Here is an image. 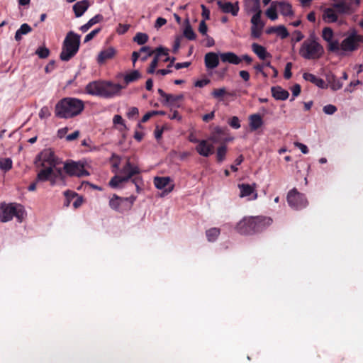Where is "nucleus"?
Segmentation results:
<instances>
[{
	"label": "nucleus",
	"instance_id": "obj_1",
	"mask_svg": "<svg viewBox=\"0 0 363 363\" xmlns=\"http://www.w3.org/2000/svg\"><path fill=\"white\" fill-rule=\"evenodd\" d=\"M125 86L111 81H93L86 86L85 90L89 95L112 99L120 96Z\"/></svg>",
	"mask_w": 363,
	"mask_h": 363
},
{
	"label": "nucleus",
	"instance_id": "obj_2",
	"mask_svg": "<svg viewBox=\"0 0 363 363\" xmlns=\"http://www.w3.org/2000/svg\"><path fill=\"white\" fill-rule=\"evenodd\" d=\"M84 108V101L72 97L60 100L55 107V115L59 118H72L80 114Z\"/></svg>",
	"mask_w": 363,
	"mask_h": 363
},
{
	"label": "nucleus",
	"instance_id": "obj_3",
	"mask_svg": "<svg viewBox=\"0 0 363 363\" xmlns=\"http://www.w3.org/2000/svg\"><path fill=\"white\" fill-rule=\"evenodd\" d=\"M272 223V220L267 217L244 218L236 225L237 231L242 235H249L262 231Z\"/></svg>",
	"mask_w": 363,
	"mask_h": 363
},
{
	"label": "nucleus",
	"instance_id": "obj_4",
	"mask_svg": "<svg viewBox=\"0 0 363 363\" xmlns=\"http://www.w3.org/2000/svg\"><path fill=\"white\" fill-rule=\"evenodd\" d=\"M323 53L324 48L318 43V38L313 33L303 41L299 50L300 55L306 60L319 59Z\"/></svg>",
	"mask_w": 363,
	"mask_h": 363
},
{
	"label": "nucleus",
	"instance_id": "obj_5",
	"mask_svg": "<svg viewBox=\"0 0 363 363\" xmlns=\"http://www.w3.org/2000/svg\"><path fill=\"white\" fill-rule=\"evenodd\" d=\"M80 45V35L73 31L67 34L62 46L60 58L62 61L67 62L78 52Z\"/></svg>",
	"mask_w": 363,
	"mask_h": 363
},
{
	"label": "nucleus",
	"instance_id": "obj_6",
	"mask_svg": "<svg viewBox=\"0 0 363 363\" xmlns=\"http://www.w3.org/2000/svg\"><path fill=\"white\" fill-rule=\"evenodd\" d=\"M38 167H51L52 169H60L57 165L62 163L61 158L57 157L54 150L51 148H46L40 152L34 161Z\"/></svg>",
	"mask_w": 363,
	"mask_h": 363
},
{
	"label": "nucleus",
	"instance_id": "obj_7",
	"mask_svg": "<svg viewBox=\"0 0 363 363\" xmlns=\"http://www.w3.org/2000/svg\"><path fill=\"white\" fill-rule=\"evenodd\" d=\"M24 216L25 210L20 204H1L0 206V221L2 223L10 221L13 217H16L19 222H21Z\"/></svg>",
	"mask_w": 363,
	"mask_h": 363
},
{
	"label": "nucleus",
	"instance_id": "obj_8",
	"mask_svg": "<svg viewBox=\"0 0 363 363\" xmlns=\"http://www.w3.org/2000/svg\"><path fill=\"white\" fill-rule=\"evenodd\" d=\"M41 168L37 174L36 182H45L48 181L51 186L56 185L59 181L65 183V176L62 169H55L48 167Z\"/></svg>",
	"mask_w": 363,
	"mask_h": 363
},
{
	"label": "nucleus",
	"instance_id": "obj_9",
	"mask_svg": "<svg viewBox=\"0 0 363 363\" xmlns=\"http://www.w3.org/2000/svg\"><path fill=\"white\" fill-rule=\"evenodd\" d=\"M363 43V35L357 33L355 29L350 30L346 38L341 42V50L345 52H353Z\"/></svg>",
	"mask_w": 363,
	"mask_h": 363
},
{
	"label": "nucleus",
	"instance_id": "obj_10",
	"mask_svg": "<svg viewBox=\"0 0 363 363\" xmlns=\"http://www.w3.org/2000/svg\"><path fill=\"white\" fill-rule=\"evenodd\" d=\"M135 200L136 196L133 195L129 197H119L114 194L109 201V206L116 211L123 212L130 209Z\"/></svg>",
	"mask_w": 363,
	"mask_h": 363
},
{
	"label": "nucleus",
	"instance_id": "obj_11",
	"mask_svg": "<svg viewBox=\"0 0 363 363\" xmlns=\"http://www.w3.org/2000/svg\"><path fill=\"white\" fill-rule=\"evenodd\" d=\"M287 202L290 207L295 210H301L308 205V201L304 194L293 189L287 194Z\"/></svg>",
	"mask_w": 363,
	"mask_h": 363
},
{
	"label": "nucleus",
	"instance_id": "obj_12",
	"mask_svg": "<svg viewBox=\"0 0 363 363\" xmlns=\"http://www.w3.org/2000/svg\"><path fill=\"white\" fill-rule=\"evenodd\" d=\"M65 171L69 176L82 177L89 176V172L84 169V167L80 162L70 161L64 164L62 171Z\"/></svg>",
	"mask_w": 363,
	"mask_h": 363
},
{
	"label": "nucleus",
	"instance_id": "obj_13",
	"mask_svg": "<svg viewBox=\"0 0 363 363\" xmlns=\"http://www.w3.org/2000/svg\"><path fill=\"white\" fill-rule=\"evenodd\" d=\"M360 3V0H340L333 4L336 12L340 14H351Z\"/></svg>",
	"mask_w": 363,
	"mask_h": 363
},
{
	"label": "nucleus",
	"instance_id": "obj_14",
	"mask_svg": "<svg viewBox=\"0 0 363 363\" xmlns=\"http://www.w3.org/2000/svg\"><path fill=\"white\" fill-rule=\"evenodd\" d=\"M171 178L169 177H155L154 178L155 186L158 189H163L162 196H164L170 193L174 189V184H170Z\"/></svg>",
	"mask_w": 363,
	"mask_h": 363
},
{
	"label": "nucleus",
	"instance_id": "obj_15",
	"mask_svg": "<svg viewBox=\"0 0 363 363\" xmlns=\"http://www.w3.org/2000/svg\"><path fill=\"white\" fill-rule=\"evenodd\" d=\"M155 52H156V55L155 57H157V59L159 60V57L160 56H162V55L167 56L169 50L167 48L160 46L156 49ZM175 60H176V58L174 57H167L164 61L169 62V64L167 66V69H158L157 71V74H162V75H166L167 74L171 73L172 70L169 69V67L173 66V64H174Z\"/></svg>",
	"mask_w": 363,
	"mask_h": 363
},
{
	"label": "nucleus",
	"instance_id": "obj_16",
	"mask_svg": "<svg viewBox=\"0 0 363 363\" xmlns=\"http://www.w3.org/2000/svg\"><path fill=\"white\" fill-rule=\"evenodd\" d=\"M256 184H252V185L248 184H238V188L240 189V196L248 197L249 201L255 200L257 198V194L255 191Z\"/></svg>",
	"mask_w": 363,
	"mask_h": 363
},
{
	"label": "nucleus",
	"instance_id": "obj_17",
	"mask_svg": "<svg viewBox=\"0 0 363 363\" xmlns=\"http://www.w3.org/2000/svg\"><path fill=\"white\" fill-rule=\"evenodd\" d=\"M217 4L223 13H231L233 16H236L239 12L238 2L233 4L231 2H223L218 1Z\"/></svg>",
	"mask_w": 363,
	"mask_h": 363
},
{
	"label": "nucleus",
	"instance_id": "obj_18",
	"mask_svg": "<svg viewBox=\"0 0 363 363\" xmlns=\"http://www.w3.org/2000/svg\"><path fill=\"white\" fill-rule=\"evenodd\" d=\"M196 152L203 157H208L213 153V146L210 145L206 140H201L196 147Z\"/></svg>",
	"mask_w": 363,
	"mask_h": 363
},
{
	"label": "nucleus",
	"instance_id": "obj_19",
	"mask_svg": "<svg viewBox=\"0 0 363 363\" xmlns=\"http://www.w3.org/2000/svg\"><path fill=\"white\" fill-rule=\"evenodd\" d=\"M205 66L208 69H213L219 65V55L213 52H208L204 57Z\"/></svg>",
	"mask_w": 363,
	"mask_h": 363
},
{
	"label": "nucleus",
	"instance_id": "obj_20",
	"mask_svg": "<svg viewBox=\"0 0 363 363\" xmlns=\"http://www.w3.org/2000/svg\"><path fill=\"white\" fill-rule=\"evenodd\" d=\"M183 94L173 95L169 94L166 100L162 101V104L165 106H169L172 110L173 108H179L181 106L179 101L183 100Z\"/></svg>",
	"mask_w": 363,
	"mask_h": 363
},
{
	"label": "nucleus",
	"instance_id": "obj_21",
	"mask_svg": "<svg viewBox=\"0 0 363 363\" xmlns=\"http://www.w3.org/2000/svg\"><path fill=\"white\" fill-rule=\"evenodd\" d=\"M139 172V168L133 165L129 160L126 161L125 164L121 170V173L123 174V177H127L128 180H129L133 175L138 174Z\"/></svg>",
	"mask_w": 363,
	"mask_h": 363
},
{
	"label": "nucleus",
	"instance_id": "obj_22",
	"mask_svg": "<svg viewBox=\"0 0 363 363\" xmlns=\"http://www.w3.org/2000/svg\"><path fill=\"white\" fill-rule=\"evenodd\" d=\"M90 6L89 0H82L73 5V11L77 18L81 17Z\"/></svg>",
	"mask_w": 363,
	"mask_h": 363
},
{
	"label": "nucleus",
	"instance_id": "obj_23",
	"mask_svg": "<svg viewBox=\"0 0 363 363\" xmlns=\"http://www.w3.org/2000/svg\"><path fill=\"white\" fill-rule=\"evenodd\" d=\"M115 54L116 50L113 47H109L106 49H104L99 53L97 57V62L100 65H102L106 60L113 58Z\"/></svg>",
	"mask_w": 363,
	"mask_h": 363
},
{
	"label": "nucleus",
	"instance_id": "obj_24",
	"mask_svg": "<svg viewBox=\"0 0 363 363\" xmlns=\"http://www.w3.org/2000/svg\"><path fill=\"white\" fill-rule=\"evenodd\" d=\"M220 57L223 62H228L236 65H239L242 61V58L233 52L220 53Z\"/></svg>",
	"mask_w": 363,
	"mask_h": 363
},
{
	"label": "nucleus",
	"instance_id": "obj_25",
	"mask_svg": "<svg viewBox=\"0 0 363 363\" xmlns=\"http://www.w3.org/2000/svg\"><path fill=\"white\" fill-rule=\"evenodd\" d=\"M325 78L328 84L330 85V87L333 91H337L340 89L343 84L340 82V79H337V77L332 73L328 72L325 74Z\"/></svg>",
	"mask_w": 363,
	"mask_h": 363
},
{
	"label": "nucleus",
	"instance_id": "obj_26",
	"mask_svg": "<svg viewBox=\"0 0 363 363\" xmlns=\"http://www.w3.org/2000/svg\"><path fill=\"white\" fill-rule=\"evenodd\" d=\"M303 78L306 81H308L318 87L321 89H326L328 87V84L325 82V81L320 78L317 77L315 75L311 73H304L303 74Z\"/></svg>",
	"mask_w": 363,
	"mask_h": 363
},
{
	"label": "nucleus",
	"instance_id": "obj_27",
	"mask_svg": "<svg viewBox=\"0 0 363 363\" xmlns=\"http://www.w3.org/2000/svg\"><path fill=\"white\" fill-rule=\"evenodd\" d=\"M271 92L272 96L276 100L284 101L286 100L289 96V93L288 92V91L282 89L279 86H272L271 88Z\"/></svg>",
	"mask_w": 363,
	"mask_h": 363
},
{
	"label": "nucleus",
	"instance_id": "obj_28",
	"mask_svg": "<svg viewBox=\"0 0 363 363\" xmlns=\"http://www.w3.org/2000/svg\"><path fill=\"white\" fill-rule=\"evenodd\" d=\"M245 10L247 13H253L254 14H262L259 0L245 1Z\"/></svg>",
	"mask_w": 363,
	"mask_h": 363
},
{
	"label": "nucleus",
	"instance_id": "obj_29",
	"mask_svg": "<svg viewBox=\"0 0 363 363\" xmlns=\"http://www.w3.org/2000/svg\"><path fill=\"white\" fill-rule=\"evenodd\" d=\"M252 51L257 55L260 60H265L268 57H271V55L267 52L266 48L256 43L252 44Z\"/></svg>",
	"mask_w": 363,
	"mask_h": 363
},
{
	"label": "nucleus",
	"instance_id": "obj_30",
	"mask_svg": "<svg viewBox=\"0 0 363 363\" xmlns=\"http://www.w3.org/2000/svg\"><path fill=\"white\" fill-rule=\"evenodd\" d=\"M336 11L333 8H326L323 14V19L327 23H335L337 21V15Z\"/></svg>",
	"mask_w": 363,
	"mask_h": 363
},
{
	"label": "nucleus",
	"instance_id": "obj_31",
	"mask_svg": "<svg viewBox=\"0 0 363 363\" xmlns=\"http://www.w3.org/2000/svg\"><path fill=\"white\" fill-rule=\"evenodd\" d=\"M250 128L252 130H256L263 125V120L259 114H252L249 117Z\"/></svg>",
	"mask_w": 363,
	"mask_h": 363
},
{
	"label": "nucleus",
	"instance_id": "obj_32",
	"mask_svg": "<svg viewBox=\"0 0 363 363\" xmlns=\"http://www.w3.org/2000/svg\"><path fill=\"white\" fill-rule=\"evenodd\" d=\"M104 19V17L101 14H96L93 18L89 19L86 23L82 26L79 28V30L82 33H86L91 27H92L94 25L100 23Z\"/></svg>",
	"mask_w": 363,
	"mask_h": 363
},
{
	"label": "nucleus",
	"instance_id": "obj_33",
	"mask_svg": "<svg viewBox=\"0 0 363 363\" xmlns=\"http://www.w3.org/2000/svg\"><path fill=\"white\" fill-rule=\"evenodd\" d=\"M280 13L285 16H292L294 14L292 6L289 3L284 1H277V3Z\"/></svg>",
	"mask_w": 363,
	"mask_h": 363
},
{
	"label": "nucleus",
	"instance_id": "obj_34",
	"mask_svg": "<svg viewBox=\"0 0 363 363\" xmlns=\"http://www.w3.org/2000/svg\"><path fill=\"white\" fill-rule=\"evenodd\" d=\"M183 35L189 40H194L196 39V33L190 25L189 19L185 21V26L183 30Z\"/></svg>",
	"mask_w": 363,
	"mask_h": 363
},
{
	"label": "nucleus",
	"instance_id": "obj_35",
	"mask_svg": "<svg viewBox=\"0 0 363 363\" xmlns=\"http://www.w3.org/2000/svg\"><path fill=\"white\" fill-rule=\"evenodd\" d=\"M32 28L31 27L27 24L23 23L21 26V27L16 30L15 34V40L16 41H20L22 38L23 35H26L31 32Z\"/></svg>",
	"mask_w": 363,
	"mask_h": 363
},
{
	"label": "nucleus",
	"instance_id": "obj_36",
	"mask_svg": "<svg viewBox=\"0 0 363 363\" xmlns=\"http://www.w3.org/2000/svg\"><path fill=\"white\" fill-rule=\"evenodd\" d=\"M141 74L138 70H133L130 73L126 74L123 77L124 82L126 85L129 84L131 82L137 81L140 79Z\"/></svg>",
	"mask_w": 363,
	"mask_h": 363
},
{
	"label": "nucleus",
	"instance_id": "obj_37",
	"mask_svg": "<svg viewBox=\"0 0 363 363\" xmlns=\"http://www.w3.org/2000/svg\"><path fill=\"white\" fill-rule=\"evenodd\" d=\"M277 1H273L269 8H268L266 11V16L271 19L272 21H275L277 19L278 16L277 13V9L278 6L277 4Z\"/></svg>",
	"mask_w": 363,
	"mask_h": 363
},
{
	"label": "nucleus",
	"instance_id": "obj_38",
	"mask_svg": "<svg viewBox=\"0 0 363 363\" xmlns=\"http://www.w3.org/2000/svg\"><path fill=\"white\" fill-rule=\"evenodd\" d=\"M228 95V96H232V94L227 91L225 87H221L219 89H215L211 92V96L218 99L220 101H223V96Z\"/></svg>",
	"mask_w": 363,
	"mask_h": 363
},
{
	"label": "nucleus",
	"instance_id": "obj_39",
	"mask_svg": "<svg viewBox=\"0 0 363 363\" xmlns=\"http://www.w3.org/2000/svg\"><path fill=\"white\" fill-rule=\"evenodd\" d=\"M226 130V128L215 127L213 135L210 137L209 140L213 143H218L220 140V135H224Z\"/></svg>",
	"mask_w": 363,
	"mask_h": 363
},
{
	"label": "nucleus",
	"instance_id": "obj_40",
	"mask_svg": "<svg viewBox=\"0 0 363 363\" xmlns=\"http://www.w3.org/2000/svg\"><path fill=\"white\" fill-rule=\"evenodd\" d=\"M220 229L217 228H212L206 231V235L209 242H214L220 235Z\"/></svg>",
	"mask_w": 363,
	"mask_h": 363
},
{
	"label": "nucleus",
	"instance_id": "obj_41",
	"mask_svg": "<svg viewBox=\"0 0 363 363\" xmlns=\"http://www.w3.org/2000/svg\"><path fill=\"white\" fill-rule=\"evenodd\" d=\"M127 177H123V176L116 175L111 178L109 182V186L111 188H117L120 186L121 184L123 182H128Z\"/></svg>",
	"mask_w": 363,
	"mask_h": 363
},
{
	"label": "nucleus",
	"instance_id": "obj_42",
	"mask_svg": "<svg viewBox=\"0 0 363 363\" xmlns=\"http://www.w3.org/2000/svg\"><path fill=\"white\" fill-rule=\"evenodd\" d=\"M227 152V147L226 145H223L218 147L217 152H216V158L217 161L219 163H221L223 162L225 159V155Z\"/></svg>",
	"mask_w": 363,
	"mask_h": 363
},
{
	"label": "nucleus",
	"instance_id": "obj_43",
	"mask_svg": "<svg viewBox=\"0 0 363 363\" xmlns=\"http://www.w3.org/2000/svg\"><path fill=\"white\" fill-rule=\"evenodd\" d=\"M334 37V32L330 27H325L322 30V38L327 43L331 41Z\"/></svg>",
	"mask_w": 363,
	"mask_h": 363
},
{
	"label": "nucleus",
	"instance_id": "obj_44",
	"mask_svg": "<svg viewBox=\"0 0 363 363\" xmlns=\"http://www.w3.org/2000/svg\"><path fill=\"white\" fill-rule=\"evenodd\" d=\"M12 160L11 158H3L0 160V169L7 172L12 168Z\"/></svg>",
	"mask_w": 363,
	"mask_h": 363
},
{
	"label": "nucleus",
	"instance_id": "obj_45",
	"mask_svg": "<svg viewBox=\"0 0 363 363\" xmlns=\"http://www.w3.org/2000/svg\"><path fill=\"white\" fill-rule=\"evenodd\" d=\"M148 35L144 33H138L133 38V40L136 42L138 45H144L148 40Z\"/></svg>",
	"mask_w": 363,
	"mask_h": 363
},
{
	"label": "nucleus",
	"instance_id": "obj_46",
	"mask_svg": "<svg viewBox=\"0 0 363 363\" xmlns=\"http://www.w3.org/2000/svg\"><path fill=\"white\" fill-rule=\"evenodd\" d=\"M341 49L340 44L337 40H331L328 42V50L330 52H337Z\"/></svg>",
	"mask_w": 363,
	"mask_h": 363
},
{
	"label": "nucleus",
	"instance_id": "obj_47",
	"mask_svg": "<svg viewBox=\"0 0 363 363\" xmlns=\"http://www.w3.org/2000/svg\"><path fill=\"white\" fill-rule=\"evenodd\" d=\"M261 15L262 14H253L252 18H251V23L252 26L255 27H259V28H263L264 26V23L261 20Z\"/></svg>",
	"mask_w": 363,
	"mask_h": 363
},
{
	"label": "nucleus",
	"instance_id": "obj_48",
	"mask_svg": "<svg viewBox=\"0 0 363 363\" xmlns=\"http://www.w3.org/2000/svg\"><path fill=\"white\" fill-rule=\"evenodd\" d=\"M50 50L45 46H40L36 50L35 54L40 59H45L50 55Z\"/></svg>",
	"mask_w": 363,
	"mask_h": 363
},
{
	"label": "nucleus",
	"instance_id": "obj_49",
	"mask_svg": "<svg viewBox=\"0 0 363 363\" xmlns=\"http://www.w3.org/2000/svg\"><path fill=\"white\" fill-rule=\"evenodd\" d=\"M277 35L279 36L281 39H284L287 38L289 35L287 29L284 26H277Z\"/></svg>",
	"mask_w": 363,
	"mask_h": 363
},
{
	"label": "nucleus",
	"instance_id": "obj_50",
	"mask_svg": "<svg viewBox=\"0 0 363 363\" xmlns=\"http://www.w3.org/2000/svg\"><path fill=\"white\" fill-rule=\"evenodd\" d=\"M140 52H145V55L141 57L142 61H145L147 59L150 57L153 51L151 50L149 46H143L140 49Z\"/></svg>",
	"mask_w": 363,
	"mask_h": 363
},
{
	"label": "nucleus",
	"instance_id": "obj_51",
	"mask_svg": "<svg viewBox=\"0 0 363 363\" xmlns=\"http://www.w3.org/2000/svg\"><path fill=\"white\" fill-rule=\"evenodd\" d=\"M323 111L327 115H333L337 111V108L334 105L328 104L323 106Z\"/></svg>",
	"mask_w": 363,
	"mask_h": 363
},
{
	"label": "nucleus",
	"instance_id": "obj_52",
	"mask_svg": "<svg viewBox=\"0 0 363 363\" xmlns=\"http://www.w3.org/2000/svg\"><path fill=\"white\" fill-rule=\"evenodd\" d=\"M101 29L100 28H96V29L91 30L89 33H88L85 36L84 42L87 43V42L90 41L91 40H92L101 31Z\"/></svg>",
	"mask_w": 363,
	"mask_h": 363
},
{
	"label": "nucleus",
	"instance_id": "obj_53",
	"mask_svg": "<svg viewBox=\"0 0 363 363\" xmlns=\"http://www.w3.org/2000/svg\"><path fill=\"white\" fill-rule=\"evenodd\" d=\"M228 124L234 129H238L240 128V123L238 117L233 116L232 117L229 121Z\"/></svg>",
	"mask_w": 363,
	"mask_h": 363
},
{
	"label": "nucleus",
	"instance_id": "obj_54",
	"mask_svg": "<svg viewBox=\"0 0 363 363\" xmlns=\"http://www.w3.org/2000/svg\"><path fill=\"white\" fill-rule=\"evenodd\" d=\"M159 60L157 59V57H154L153 60H152L149 68L147 69V72L148 74H153L155 72V69L158 65Z\"/></svg>",
	"mask_w": 363,
	"mask_h": 363
},
{
	"label": "nucleus",
	"instance_id": "obj_55",
	"mask_svg": "<svg viewBox=\"0 0 363 363\" xmlns=\"http://www.w3.org/2000/svg\"><path fill=\"white\" fill-rule=\"evenodd\" d=\"M263 28H259V27L251 26V35L252 38H258L260 37L262 30Z\"/></svg>",
	"mask_w": 363,
	"mask_h": 363
},
{
	"label": "nucleus",
	"instance_id": "obj_56",
	"mask_svg": "<svg viewBox=\"0 0 363 363\" xmlns=\"http://www.w3.org/2000/svg\"><path fill=\"white\" fill-rule=\"evenodd\" d=\"M291 67H292V63L291 62H287L285 66L284 69V78L286 79H289L291 77L292 73H291Z\"/></svg>",
	"mask_w": 363,
	"mask_h": 363
},
{
	"label": "nucleus",
	"instance_id": "obj_57",
	"mask_svg": "<svg viewBox=\"0 0 363 363\" xmlns=\"http://www.w3.org/2000/svg\"><path fill=\"white\" fill-rule=\"evenodd\" d=\"M139 114L138 108L136 107H131L127 113V116L130 119L137 117Z\"/></svg>",
	"mask_w": 363,
	"mask_h": 363
},
{
	"label": "nucleus",
	"instance_id": "obj_58",
	"mask_svg": "<svg viewBox=\"0 0 363 363\" xmlns=\"http://www.w3.org/2000/svg\"><path fill=\"white\" fill-rule=\"evenodd\" d=\"M50 116V112L48 107L43 106L39 112L40 118L43 119V118L49 117Z\"/></svg>",
	"mask_w": 363,
	"mask_h": 363
},
{
	"label": "nucleus",
	"instance_id": "obj_59",
	"mask_svg": "<svg viewBox=\"0 0 363 363\" xmlns=\"http://www.w3.org/2000/svg\"><path fill=\"white\" fill-rule=\"evenodd\" d=\"M199 31L203 35H207L208 27L205 20H202L199 26Z\"/></svg>",
	"mask_w": 363,
	"mask_h": 363
},
{
	"label": "nucleus",
	"instance_id": "obj_60",
	"mask_svg": "<svg viewBox=\"0 0 363 363\" xmlns=\"http://www.w3.org/2000/svg\"><path fill=\"white\" fill-rule=\"evenodd\" d=\"M292 95L293 98L291 99V101L294 100V97L298 96L300 94L301 92V86L298 84H296L294 85L291 88Z\"/></svg>",
	"mask_w": 363,
	"mask_h": 363
},
{
	"label": "nucleus",
	"instance_id": "obj_61",
	"mask_svg": "<svg viewBox=\"0 0 363 363\" xmlns=\"http://www.w3.org/2000/svg\"><path fill=\"white\" fill-rule=\"evenodd\" d=\"M294 145L295 147H298L303 154L308 153V148L305 144L299 142H295Z\"/></svg>",
	"mask_w": 363,
	"mask_h": 363
},
{
	"label": "nucleus",
	"instance_id": "obj_62",
	"mask_svg": "<svg viewBox=\"0 0 363 363\" xmlns=\"http://www.w3.org/2000/svg\"><path fill=\"white\" fill-rule=\"evenodd\" d=\"M210 82H211V80L208 79H200V80H197L194 83V86L196 87L202 88V87L208 85Z\"/></svg>",
	"mask_w": 363,
	"mask_h": 363
},
{
	"label": "nucleus",
	"instance_id": "obj_63",
	"mask_svg": "<svg viewBox=\"0 0 363 363\" xmlns=\"http://www.w3.org/2000/svg\"><path fill=\"white\" fill-rule=\"evenodd\" d=\"M243 161V157L242 155H240L239 157H238L235 160V164H232L230 166V169L233 171V172H237L238 171V167H236L237 165H240Z\"/></svg>",
	"mask_w": 363,
	"mask_h": 363
},
{
	"label": "nucleus",
	"instance_id": "obj_64",
	"mask_svg": "<svg viewBox=\"0 0 363 363\" xmlns=\"http://www.w3.org/2000/svg\"><path fill=\"white\" fill-rule=\"evenodd\" d=\"M181 38V36H177L174 42V45L172 47V52L174 53H177L180 48Z\"/></svg>",
	"mask_w": 363,
	"mask_h": 363
}]
</instances>
